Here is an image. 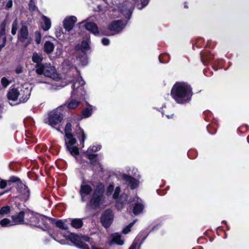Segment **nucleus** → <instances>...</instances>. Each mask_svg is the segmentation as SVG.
<instances>
[{
  "label": "nucleus",
  "instance_id": "47",
  "mask_svg": "<svg viewBox=\"0 0 249 249\" xmlns=\"http://www.w3.org/2000/svg\"><path fill=\"white\" fill-rule=\"evenodd\" d=\"M141 1L142 6L139 7V5H138V9H139L140 10L142 9L143 7H144L145 6L147 5L149 3V0H141Z\"/></svg>",
  "mask_w": 249,
  "mask_h": 249
},
{
  "label": "nucleus",
  "instance_id": "57",
  "mask_svg": "<svg viewBox=\"0 0 249 249\" xmlns=\"http://www.w3.org/2000/svg\"><path fill=\"white\" fill-rule=\"evenodd\" d=\"M22 72V68L21 66L18 67L16 69V72L17 74L21 73Z\"/></svg>",
  "mask_w": 249,
  "mask_h": 249
},
{
  "label": "nucleus",
  "instance_id": "3",
  "mask_svg": "<svg viewBox=\"0 0 249 249\" xmlns=\"http://www.w3.org/2000/svg\"><path fill=\"white\" fill-rule=\"evenodd\" d=\"M30 95V90L28 89H25L24 90H21L20 92L17 89H12L9 90L8 94L7 97L9 101H16L18 98L19 97V102L14 104L17 105L20 103L26 102L29 98ZM11 105H13L12 102H10Z\"/></svg>",
  "mask_w": 249,
  "mask_h": 249
},
{
  "label": "nucleus",
  "instance_id": "29",
  "mask_svg": "<svg viewBox=\"0 0 249 249\" xmlns=\"http://www.w3.org/2000/svg\"><path fill=\"white\" fill-rule=\"evenodd\" d=\"M9 23V21H8L7 17L6 19L1 23L0 25V36L2 37L5 36V28L7 24Z\"/></svg>",
  "mask_w": 249,
  "mask_h": 249
},
{
  "label": "nucleus",
  "instance_id": "21",
  "mask_svg": "<svg viewBox=\"0 0 249 249\" xmlns=\"http://www.w3.org/2000/svg\"><path fill=\"white\" fill-rule=\"evenodd\" d=\"M18 192L24 198H28L29 196V191L27 187L23 183H20L18 186Z\"/></svg>",
  "mask_w": 249,
  "mask_h": 249
},
{
  "label": "nucleus",
  "instance_id": "8",
  "mask_svg": "<svg viewBox=\"0 0 249 249\" xmlns=\"http://www.w3.org/2000/svg\"><path fill=\"white\" fill-rule=\"evenodd\" d=\"M91 185H93L91 182H87L83 181L80 189V195L81 197V200L85 202L86 199V196L90 195L92 191Z\"/></svg>",
  "mask_w": 249,
  "mask_h": 249
},
{
  "label": "nucleus",
  "instance_id": "15",
  "mask_svg": "<svg viewBox=\"0 0 249 249\" xmlns=\"http://www.w3.org/2000/svg\"><path fill=\"white\" fill-rule=\"evenodd\" d=\"M28 30L27 27L22 25L20 29L18 36V40L21 42H24L28 38Z\"/></svg>",
  "mask_w": 249,
  "mask_h": 249
},
{
  "label": "nucleus",
  "instance_id": "52",
  "mask_svg": "<svg viewBox=\"0 0 249 249\" xmlns=\"http://www.w3.org/2000/svg\"><path fill=\"white\" fill-rule=\"evenodd\" d=\"M80 61H81V64L82 65L85 66V65H87V64L88 63V59H87L86 56H85L84 57H83L80 60Z\"/></svg>",
  "mask_w": 249,
  "mask_h": 249
},
{
  "label": "nucleus",
  "instance_id": "18",
  "mask_svg": "<svg viewBox=\"0 0 249 249\" xmlns=\"http://www.w3.org/2000/svg\"><path fill=\"white\" fill-rule=\"evenodd\" d=\"M111 240L109 244L111 245L113 243L117 244L119 245L124 244V240L121 239V235L118 233H113L111 235Z\"/></svg>",
  "mask_w": 249,
  "mask_h": 249
},
{
  "label": "nucleus",
  "instance_id": "13",
  "mask_svg": "<svg viewBox=\"0 0 249 249\" xmlns=\"http://www.w3.org/2000/svg\"><path fill=\"white\" fill-rule=\"evenodd\" d=\"M77 21V18L75 16L66 17L63 21V26L67 31H70L74 26Z\"/></svg>",
  "mask_w": 249,
  "mask_h": 249
},
{
  "label": "nucleus",
  "instance_id": "35",
  "mask_svg": "<svg viewBox=\"0 0 249 249\" xmlns=\"http://www.w3.org/2000/svg\"><path fill=\"white\" fill-rule=\"evenodd\" d=\"M249 129V126L247 124H244L239 127L237 129V131L241 134H243L248 131Z\"/></svg>",
  "mask_w": 249,
  "mask_h": 249
},
{
  "label": "nucleus",
  "instance_id": "38",
  "mask_svg": "<svg viewBox=\"0 0 249 249\" xmlns=\"http://www.w3.org/2000/svg\"><path fill=\"white\" fill-rule=\"evenodd\" d=\"M0 224L3 227L11 226V221L8 218H4L0 221Z\"/></svg>",
  "mask_w": 249,
  "mask_h": 249
},
{
  "label": "nucleus",
  "instance_id": "39",
  "mask_svg": "<svg viewBox=\"0 0 249 249\" xmlns=\"http://www.w3.org/2000/svg\"><path fill=\"white\" fill-rule=\"evenodd\" d=\"M101 148V146L100 145H93L88 148L87 152L88 153H90V152H96L100 150Z\"/></svg>",
  "mask_w": 249,
  "mask_h": 249
},
{
  "label": "nucleus",
  "instance_id": "36",
  "mask_svg": "<svg viewBox=\"0 0 249 249\" xmlns=\"http://www.w3.org/2000/svg\"><path fill=\"white\" fill-rule=\"evenodd\" d=\"M137 220H134L132 222L130 223L128 226H127L125 228H124L123 230V232L124 234H126L130 231V229L136 222Z\"/></svg>",
  "mask_w": 249,
  "mask_h": 249
},
{
  "label": "nucleus",
  "instance_id": "34",
  "mask_svg": "<svg viewBox=\"0 0 249 249\" xmlns=\"http://www.w3.org/2000/svg\"><path fill=\"white\" fill-rule=\"evenodd\" d=\"M18 21L17 19H16L13 24H12V30H11V33L13 35H15L17 33V29H18Z\"/></svg>",
  "mask_w": 249,
  "mask_h": 249
},
{
  "label": "nucleus",
  "instance_id": "61",
  "mask_svg": "<svg viewBox=\"0 0 249 249\" xmlns=\"http://www.w3.org/2000/svg\"><path fill=\"white\" fill-rule=\"evenodd\" d=\"M166 56V55H165H165H160V56H159V60H160V61L161 63H164V62H165L163 61L162 60V59H162V56Z\"/></svg>",
  "mask_w": 249,
  "mask_h": 249
},
{
  "label": "nucleus",
  "instance_id": "42",
  "mask_svg": "<svg viewBox=\"0 0 249 249\" xmlns=\"http://www.w3.org/2000/svg\"><path fill=\"white\" fill-rule=\"evenodd\" d=\"M10 83V81H9L6 78L2 77L1 79V84L4 88H6Z\"/></svg>",
  "mask_w": 249,
  "mask_h": 249
},
{
  "label": "nucleus",
  "instance_id": "10",
  "mask_svg": "<svg viewBox=\"0 0 249 249\" xmlns=\"http://www.w3.org/2000/svg\"><path fill=\"white\" fill-rule=\"evenodd\" d=\"M85 83V82L81 77H78L75 80L72 86L73 89V90L71 93L72 96L74 95H76L78 97L79 96L78 93L80 91L81 92H82L83 89V86L84 85Z\"/></svg>",
  "mask_w": 249,
  "mask_h": 249
},
{
  "label": "nucleus",
  "instance_id": "37",
  "mask_svg": "<svg viewBox=\"0 0 249 249\" xmlns=\"http://www.w3.org/2000/svg\"><path fill=\"white\" fill-rule=\"evenodd\" d=\"M92 114V109L89 107L86 108L82 111V115L84 117H88Z\"/></svg>",
  "mask_w": 249,
  "mask_h": 249
},
{
  "label": "nucleus",
  "instance_id": "23",
  "mask_svg": "<svg viewBox=\"0 0 249 249\" xmlns=\"http://www.w3.org/2000/svg\"><path fill=\"white\" fill-rule=\"evenodd\" d=\"M136 198L137 199V203L133 207V212L135 215H137L142 212L144 206L143 204L138 201V198L136 197Z\"/></svg>",
  "mask_w": 249,
  "mask_h": 249
},
{
  "label": "nucleus",
  "instance_id": "45",
  "mask_svg": "<svg viewBox=\"0 0 249 249\" xmlns=\"http://www.w3.org/2000/svg\"><path fill=\"white\" fill-rule=\"evenodd\" d=\"M9 184L8 181L3 179H0V188H5L7 184Z\"/></svg>",
  "mask_w": 249,
  "mask_h": 249
},
{
  "label": "nucleus",
  "instance_id": "2",
  "mask_svg": "<svg viewBox=\"0 0 249 249\" xmlns=\"http://www.w3.org/2000/svg\"><path fill=\"white\" fill-rule=\"evenodd\" d=\"M36 72L38 75H43L55 80L60 79V76L57 73L55 68L50 63L36 65Z\"/></svg>",
  "mask_w": 249,
  "mask_h": 249
},
{
  "label": "nucleus",
  "instance_id": "25",
  "mask_svg": "<svg viewBox=\"0 0 249 249\" xmlns=\"http://www.w3.org/2000/svg\"><path fill=\"white\" fill-rule=\"evenodd\" d=\"M44 48L45 52L50 54L53 52L54 46L51 41H46L44 44Z\"/></svg>",
  "mask_w": 249,
  "mask_h": 249
},
{
  "label": "nucleus",
  "instance_id": "31",
  "mask_svg": "<svg viewBox=\"0 0 249 249\" xmlns=\"http://www.w3.org/2000/svg\"><path fill=\"white\" fill-rule=\"evenodd\" d=\"M127 196L126 195L122 196L121 200H119L116 203V207L118 209L122 208L123 205L127 201Z\"/></svg>",
  "mask_w": 249,
  "mask_h": 249
},
{
  "label": "nucleus",
  "instance_id": "26",
  "mask_svg": "<svg viewBox=\"0 0 249 249\" xmlns=\"http://www.w3.org/2000/svg\"><path fill=\"white\" fill-rule=\"evenodd\" d=\"M89 48V40L83 41L80 45H77L75 47L76 50H81L83 53H85Z\"/></svg>",
  "mask_w": 249,
  "mask_h": 249
},
{
  "label": "nucleus",
  "instance_id": "14",
  "mask_svg": "<svg viewBox=\"0 0 249 249\" xmlns=\"http://www.w3.org/2000/svg\"><path fill=\"white\" fill-rule=\"evenodd\" d=\"M123 178L130 186L132 189L137 188L139 185V181L130 176L124 174Z\"/></svg>",
  "mask_w": 249,
  "mask_h": 249
},
{
  "label": "nucleus",
  "instance_id": "53",
  "mask_svg": "<svg viewBox=\"0 0 249 249\" xmlns=\"http://www.w3.org/2000/svg\"><path fill=\"white\" fill-rule=\"evenodd\" d=\"M46 88L49 90H53L56 89V88H55L54 85L49 83H46Z\"/></svg>",
  "mask_w": 249,
  "mask_h": 249
},
{
  "label": "nucleus",
  "instance_id": "56",
  "mask_svg": "<svg viewBox=\"0 0 249 249\" xmlns=\"http://www.w3.org/2000/svg\"><path fill=\"white\" fill-rule=\"evenodd\" d=\"M6 41V36H3L2 37V44L1 45H0V51L2 49V48H3L5 45V43Z\"/></svg>",
  "mask_w": 249,
  "mask_h": 249
},
{
  "label": "nucleus",
  "instance_id": "63",
  "mask_svg": "<svg viewBox=\"0 0 249 249\" xmlns=\"http://www.w3.org/2000/svg\"><path fill=\"white\" fill-rule=\"evenodd\" d=\"M166 116V117H167L168 119L172 118H173V114H171V115H167Z\"/></svg>",
  "mask_w": 249,
  "mask_h": 249
},
{
  "label": "nucleus",
  "instance_id": "59",
  "mask_svg": "<svg viewBox=\"0 0 249 249\" xmlns=\"http://www.w3.org/2000/svg\"><path fill=\"white\" fill-rule=\"evenodd\" d=\"M12 4H13L12 1V0H9L6 3V8L7 9H9V8L12 7Z\"/></svg>",
  "mask_w": 249,
  "mask_h": 249
},
{
  "label": "nucleus",
  "instance_id": "43",
  "mask_svg": "<svg viewBox=\"0 0 249 249\" xmlns=\"http://www.w3.org/2000/svg\"><path fill=\"white\" fill-rule=\"evenodd\" d=\"M71 124L70 123H68L66 124L65 128V133L66 134H71Z\"/></svg>",
  "mask_w": 249,
  "mask_h": 249
},
{
  "label": "nucleus",
  "instance_id": "64",
  "mask_svg": "<svg viewBox=\"0 0 249 249\" xmlns=\"http://www.w3.org/2000/svg\"><path fill=\"white\" fill-rule=\"evenodd\" d=\"M196 47L197 48H200V43H199L198 42H196Z\"/></svg>",
  "mask_w": 249,
  "mask_h": 249
},
{
  "label": "nucleus",
  "instance_id": "5",
  "mask_svg": "<svg viewBox=\"0 0 249 249\" xmlns=\"http://www.w3.org/2000/svg\"><path fill=\"white\" fill-rule=\"evenodd\" d=\"M65 144L68 151L72 156H76L79 154V150L74 144L76 142V139L72 134H66L65 135Z\"/></svg>",
  "mask_w": 249,
  "mask_h": 249
},
{
  "label": "nucleus",
  "instance_id": "46",
  "mask_svg": "<svg viewBox=\"0 0 249 249\" xmlns=\"http://www.w3.org/2000/svg\"><path fill=\"white\" fill-rule=\"evenodd\" d=\"M120 192V187L118 186L115 189V191H114V193L113 195V197L114 199H116L117 198H118V197L119 195Z\"/></svg>",
  "mask_w": 249,
  "mask_h": 249
},
{
  "label": "nucleus",
  "instance_id": "6",
  "mask_svg": "<svg viewBox=\"0 0 249 249\" xmlns=\"http://www.w3.org/2000/svg\"><path fill=\"white\" fill-rule=\"evenodd\" d=\"M26 224H29L31 226L39 227L40 226V222L43 220V217L41 216L34 214L32 212H26Z\"/></svg>",
  "mask_w": 249,
  "mask_h": 249
},
{
  "label": "nucleus",
  "instance_id": "28",
  "mask_svg": "<svg viewBox=\"0 0 249 249\" xmlns=\"http://www.w3.org/2000/svg\"><path fill=\"white\" fill-rule=\"evenodd\" d=\"M71 225L74 228H80L83 225V221L79 218L72 219L71 220Z\"/></svg>",
  "mask_w": 249,
  "mask_h": 249
},
{
  "label": "nucleus",
  "instance_id": "30",
  "mask_svg": "<svg viewBox=\"0 0 249 249\" xmlns=\"http://www.w3.org/2000/svg\"><path fill=\"white\" fill-rule=\"evenodd\" d=\"M80 102L79 101L75 99H71V101L68 103L67 107L69 109H75L79 106Z\"/></svg>",
  "mask_w": 249,
  "mask_h": 249
},
{
  "label": "nucleus",
  "instance_id": "27",
  "mask_svg": "<svg viewBox=\"0 0 249 249\" xmlns=\"http://www.w3.org/2000/svg\"><path fill=\"white\" fill-rule=\"evenodd\" d=\"M32 61L36 64H42L43 56L41 54H38L36 53H34L32 56Z\"/></svg>",
  "mask_w": 249,
  "mask_h": 249
},
{
  "label": "nucleus",
  "instance_id": "54",
  "mask_svg": "<svg viewBox=\"0 0 249 249\" xmlns=\"http://www.w3.org/2000/svg\"><path fill=\"white\" fill-rule=\"evenodd\" d=\"M206 236H207L209 238V240L211 242H212L213 238L212 237H210L207 234V232L206 231L205 232L203 233V240H206L207 241L208 240L207 238L206 237Z\"/></svg>",
  "mask_w": 249,
  "mask_h": 249
},
{
  "label": "nucleus",
  "instance_id": "33",
  "mask_svg": "<svg viewBox=\"0 0 249 249\" xmlns=\"http://www.w3.org/2000/svg\"><path fill=\"white\" fill-rule=\"evenodd\" d=\"M55 225L57 227H58L62 230H68V228L66 224L64 223V222H63L61 220H57L55 223Z\"/></svg>",
  "mask_w": 249,
  "mask_h": 249
},
{
  "label": "nucleus",
  "instance_id": "9",
  "mask_svg": "<svg viewBox=\"0 0 249 249\" xmlns=\"http://www.w3.org/2000/svg\"><path fill=\"white\" fill-rule=\"evenodd\" d=\"M113 214L110 210H106L102 214L101 217V222L105 228H108L110 226L113 222Z\"/></svg>",
  "mask_w": 249,
  "mask_h": 249
},
{
  "label": "nucleus",
  "instance_id": "49",
  "mask_svg": "<svg viewBox=\"0 0 249 249\" xmlns=\"http://www.w3.org/2000/svg\"><path fill=\"white\" fill-rule=\"evenodd\" d=\"M214 43L211 41H208L207 44H206L205 48L212 49L214 47Z\"/></svg>",
  "mask_w": 249,
  "mask_h": 249
},
{
  "label": "nucleus",
  "instance_id": "20",
  "mask_svg": "<svg viewBox=\"0 0 249 249\" xmlns=\"http://www.w3.org/2000/svg\"><path fill=\"white\" fill-rule=\"evenodd\" d=\"M213 58V55L210 51L203 50V65H207Z\"/></svg>",
  "mask_w": 249,
  "mask_h": 249
},
{
  "label": "nucleus",
  "instance_id": "19",
  "mask_svg": "<svg viewBox=\"0 0 249 249\" xmlns=\"http://www.w3.org/2000/svg\"><path fill=\"white\" fill-rule=\"evenodd\" d=\"M85 27L87 30L93 34L95 35L99 34L98 28L96 23L91 22H87L85 24Z\"/></svg>",
  "mask_w": 249,
  "mask_h": 249
},
{
  "label": "nucleus",
  "instance_id": "62",
  "mask_svg": "<svg viewBox=\"0 0 249 249\" xmlns=\"http://www.w3.org/2000/svg\"><path fill=\"white\" fill-rule=\"evenodd\" d=\"M106 1V3L107 4V5L110 6V2L111 1V0H105Z\"/></svg>",
  "mask_w": 249,
  "mask_h": 249
},
{
  "label": "nucleus",
  "instance_id": "58",
  "mask_svg": "<svg viewBox=\"0 0 249 249\" xmlns=\"http://www.w3.org/2000/svg\"><path fill=\"white\" fill-rule=\"evenodd\" d=\"M137 246V243L134 241L131 246L130 247L129 249H136V247Z\"/></svg>",
  "mask_w": 249,
  "mask_h": 249
},
{
  "label": "nucleus",
  "instance_id": "1",
  "mask_svg": "<svg viewBox=\"0 0 249 249\" xmlns=\"http://www.w3.org/2000/svg\"><path fill=\"white\" fill-rule=\"evenodd\" d=\"M171 95L178 104L189 102L193 95L192 89L190 85L185 82H177L173 87Z\"/></svg>",
  "mask_w": 249,
  "mask_h": 249
},
{
  "label": "nucleus",
  "instance_id": "12",
  "mask_svg": "<svg viewBox=\"0 0 249 249\" xmlns=\"http://www.w3.org/2000/svg\"><path fill=\"white\" fill-rule=\"evenodd\" d=\"M126 23H124L122 20H118L112 21L108 25V29L114 33L117 34L121 32L124 28Z\"/></svg>",
  "mask_w": 249,
  "mask_h": 249
},
{
  "label": "nucleus",
  "instance_id": "41",
  "mask_svg": "<svg viewBox=\"0 0 249 249\" xmlns=\"http://www.w3.org/2000/svg\"><path fill=\"white\" fill-rule=\"evenodd\" d=\"M10 207L8 206L2 207L0 210V214L3 215L10 212Z\"/></svg>",
  "mask_w": 249,
  "mask_h": 249
},
{
  "label": "nucleus",
  "instance_id": "40",
  "mask_svg": "<svg viewBox=\"0 0 249 249\" xmlns=\"http://www.w3.org/2000/svg\"><path fill=\"white\" fill-rule=\"evenodd\" d=\"M96 156V154H87V157L90 160V162L92 164H95L96 162V160L95 159Z\"/></svg>",
  "mask_w": 249,
  "mask_h": 249
},
{
  "label": "nucleus",
  "instance_id": "44",
  "mask_svg": "<svg viewBox=\"0 0 249 249\" xmlns=\"http://www.w3.org/2000/svg\"><path fill=\"white\" fill-rule=\"evenodd\" d=\"M35 35H36V43L37 44H39L41 42V34L39 32L36 31L35 33Z\"/></svg>",
  "mask_w": 249,
  "mask_h": 249
},
{
  "label": "nucleus",
  "instance_id": "7",
  "mask_svg": "<svg viewBox=\"0 0 249 249\" xmlns=\"http://www.w3.org/2000/svg\"><path fill=\"white\" fill-rule=\"evenodd\" d=\"M48 124L53 127L61 123L62 120V115L58 110L50 112L48 115Z\"/></svg>",
  "mask_w": 249,
  "mask_h": 249
},
{
  "label": "nucleus",
  "instance_id": "11",
  "mask_svg": "<svg viewBox=\"0 0 249 249\" xmlns=\"http://www.w3.org/2000/svg\"><path fill=\"white\" fill-rule=\"evenodd\" d=\"M134 9V4L128 3V2H124L121 7V11L122 14L127 18L130 19Z\"/></svg>",
  "mask_w": 249,
  "mask_h": 249
},
{
  "label": "nucleus",
  "instance_id": "50",
  "mask_svg": "<svg viewBox=\"0 0 249 249\" xmlns=\"http://www.w3.org/2000/svg\"><path fill=\"white\" fill-rule=\"evenodd\" d=\"M114 190V186L113 185H110L107 189V196L110 195Z\"/></svg>",
  "mask_w": 249,
  "mask_h": 249
},
{
  "label": "nucleus",
  "instance_id": "17",
  "mask_svg": "<svg viewBox=\"0 0 249 249\" xmlns=\"http://www.w3.org/2000/svg\"><path fill=\"white\" fill-rule=\"evenodd\" d=\"M26 216V213L21 211L17 215L12 216V219L15 224H26L24 220V216Z\"/></svg>",
  "mask_w": 249,
  "mask_h": 249
},
{
  "label": "nucleus",
  "instance_id": "32",
  "mask_svg": "<svg viewBox=\"0 0 249 249\" xmlns=\"http://www.w3.org/2000/svg\"><path fill=\"white\" fill-rule=\"evenodd\" d=\"M203 119L207 122H211L213 118V114L211 111H203Z\"/></svg>",
  "mask_w": 249,
  "mask_h": 249
},
{
  "label": "nucleus",
  "instance_id": "55",
  "mask_svg": "<svg viewBox=\"0 0 249 249\" xmlns=\"http://www.w3.org/2000/svg\"><path fill=\"white\" fill-rule=\"evenodd\" d=\"M102 43L104 45H108L109 44V40L107 38H103L102 39Z\"/></svg>",
  "mask_w": 249,
  "mask_h": 249
},
{
  "label": "nucleus",
  "instance_id": "24",
  "mask_svg": "<svg viewBox=\"0 0 249 249\" xmlns=\"http://www.w3.org/2000/svg\"><path fill=\"white\" fill-rule=\"evenodd\" d=\"M217 127V124L214 122H212L207 124V131L211 135L214 134L216 132Z\"/></svg>",
  "mask_w": 249,
  "mask_h": 249
},
{
  "label": "nucleus",
  "instance_id": "48",
  "mask_svg": "<svg viewBox=\"0 0 249 249\" xmlns=\"http://www.w3.org/2000/svg\"><path fill=\"white\" fill-rule=\"evenodd\" d=\"M29 6L30 10L32 11H35V10L36 8V5H35L33 0H31L30 2L29 3Z\"/></svg>",
  "mask_w": 249,
  "mask_h": 249
},
{
  "label": "nucleus",
  "instance_id": "60",
  "mask_svg": "<svg viewBox=\"0 0 249 249\" xmlns=\"http://www.w3.org/2000/svg\"><path fill=\"white\" fill-rule=\"evenodd\" d=\"M203 74H205V75H206V76H208V71L207 70H206L205 69H203Z\"/></svg>",
  "mask_w": 249,
  "mask_h": 249
},
{
  "label": "nucleus",
  "instance_id": "4",
  "mask_svg": "<svg viewBox=\"0 0 249 249\" xmlns=\"http://www.w3.org/2000/svg\"><path fill=\"white\" fill-rule=\"evenodd\" d=\"M104 192V185L101 183H98L89 202V206L92 209L96 208L101 204Z\"/></svg>",
  "mask_w": 249,
  "mask_h": 249
},
{
  "label": "nucleus",
  "instance_id": "22",
  "mask_svg": "<svg viewBox=\"0 0 249 249\" xmlns=\"http://www.w3.org/2000/svg\"><path fill=\"white\" fill-rule=\"evenodd\" d=\"M42 21L41 23V27L44 31L48 30L51 26V22L50 19L45 16L42 17Z\"/></svg>",
  "mask_w": 249,
  "mask_h": 249
},
{
  "label": "nucleus",
  "instance_id": "51",
  "mask_svg": "<svg viewBox=\"0 0 249 249\" xmlns=\"http://www.w3.org/2000/svg\"><path fill=\"white\" fill-rule=\"evenodd\" d=\"M19 180V179L18 178L13 176V177H10V178L9 180L8 181V182L9 184L10 182H15L18 181Z\"/></svg>",
  "mask_w": 249,
  "mask_h": 249
},
{
  "label": "nucleus",
  "instance_id": "16",
  "mask_svg": "<svg viewBox=\"0 0 249 249\" xmlns=\"http://www.w3.org/2000/svg\"><path fill=\"white\" fill-rule=\"evenodd\" d=\"M76 135L80 140V143L82 147L84 146V142L86 139V135L83 129H82L79 125H77L75 128Z\"/></svg>",
  "mask_w": 249,
  "mask_h": 249
}]
</instances>
